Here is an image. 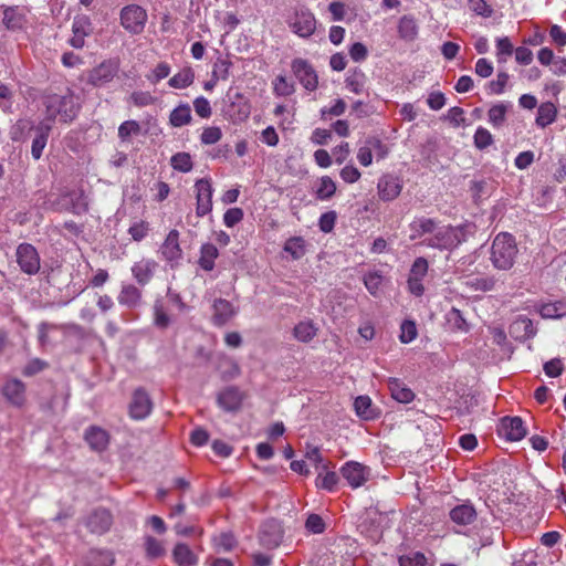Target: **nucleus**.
Returning <instances> with one entry per match:
<instances>
[{
    "label": "nucleus",
    "instance_id": "nucleus-46",
    "mask_svg": "<svg viewBox=\"0 0 566 566\" xmlns=\"http://www.w3.org/2000/svg\"><path fill=\"white\" fill-rule=\"evenodd\" d=\"M72 211L75 214H82L88 211V201L83 190L70 192Z\"/></svg>",
    "mask_w": 566,
    "mask_h": 566
},
{
    "label": "nucleus",
    "instance_id": "nucleus-59",
    "mask_svg": "<svg viewBox=\"0 0 566 566\" xmlns=\"http://www.w3.org/2000/svg\"><path fill=\"white\" fill-rule=\"evenodd\" d=\"M337 219V213L334 210L327 211L319 217L318 227L324 233L333 231Z\"/></svg>",
    "mask_w": 566,
    "mask_h": 566
},
{
    "label": "nucleus",
    "instance_id": "nucleus-29",
    "mask_svg": "<svg viewBox=\"0 0 566 566\" xmlns=\"http://www.w3.org/2000/svg\"><path fill=\"white\" fill-rule=\"evenodd\" d=\"M140 298V290L133 284L123 285L117 297L119 304L130 308L138 306Z\"/></svg>",
    "mask_w": 566,
    "mask_h": 566
},
{
    "label": "nucleus",
    "instance_id": "nucleus-26",
    "mask_svg": "<svg viewBox=\"0 0 566 566\" xmlns=\"http://www.w3.org/2000/svg\"><path fill=\"white\" fill-rule=\"evenodd\" d=\"M85 441L88 443L91 449L95 451H103L108 444V433L99 428L92 426L85 431Z\"/></svg>",
    "mask_w": 566,
    "mask_h": 566
},
{
    "label": "nucleus",
    "instance_id": "nucleus-16",
    "mask_svg": "<svg viewBox=\"0 0 566 566\" xmlns=\"http://www.w3.org/2000/svg\"><path fill=\"white\" fill-rule=\"evenodd\" d=\"M499 432L510 441H518L526 436V429L520 417H504Z\"/></svg>",
    "mask_w": 566,
    "mask_h": 566
},
{
    "label": "nucleus",
    "instance_id": "nucleus-8",
    "mask_svg": "<svg viewBox=\"0 0 566 566\" xmlns=\"http://www.w3.org/2000/svg\"><path fill=\"white\" fill-rule=\"evenodd\" d=\"M84 524L92 534L103 535L109 531L113 515L108 510L97 507L86 516Z\"/></svg>",
    "mask_w": 566,
    "mask_h": 566
},
{
    "label": "nucleus",
    "instance_id": "nucleus-40",
    "mask_svg": "<svg viewBox=\"0 0 566 566\" xmlns=\"http://www.w3.org/2000/svg\"><path fill=\"white\" fill-rule=\"evenodd\" d=\"M170 165L175 170L189 172L193 168L192 158L189 153L180 151L170 158Z\"/></svg>",
    "mask_w": 566,
    "mask_h": 566
},
{
    "label": "nucleus",
    "instance_id": "nucleus-10",
    "mask_svg": "<svg viewBox=\"0 0 566 566\" xmlns=\"http://www.w3.org/2000/svg\"><path fill=\"white\" fill-rule=\"evenodd\" d=\"M244 394L237 386H228L217 395V405L226 412L241 409Z\"/></svg>",
    "mask_w": 566,
    "mask_h": 566
},
{
    "label": "nucleus",
    "instance_id": "nucleus-36",
    "mask_svg": "<svg viewBox=\"0 0 566 566\" xmlns=\"http://www.w3.org/2000/svg\"><path fill=\"white\" fill-rule=\"evenodd\" d=\"M195 73L191 67H185L168 81L170 87L186 88L193 83Z\"/></svg>",
    "mask_w": 566,
    "mask_h": 566
},
{
    "label": "nucleus",
    "instance_id": "nucleus-56",
    "mask_svg": "<svg viewBox=\"0 0 566 566\" xmlns=\"http://www.w3.org/2000/svg\"><path fill=\"white\" fill-rule=\"evenodd\" d=\"M214 543L218 548H221L224 552H230L237 545V539L233 533L223 532L218 537L214 538Z\"/></svg>",
    "mask_w": 566,
    "mask_h": 566
},
{
    "label": "nucleus",
    "instance_id": "nucleus-43",
    "mask_svg": "<svg viewBox=\"0 0 566 566\" xmlns=\"http://www.w3.org/2000/svg\"><path fill=\"white\" fill-rule=\"evenodd\" d=\"M468 6L475 14L489 18L494 11V0H468Z\"/></svg>",
    "mask_w": 566,
    "mask_h": 566
},
{
    "label": "nucleus",
    "instance_id": "nucleus-34",
    "mask_svg": "<svg viewBox=\"0 0 566 566\" xmlns=\"http://www.w3.org/2000/svg\"><path fill=\"white\" fill-rule=\"evenodd\" d=\"M283 250L291 254L293 260H300L306 253L305 240L302 237H292L286 240Z\"/></svg>",
    "mask_w": 566,
    "mask_h": 566
},
{
    "label": "nucleus",
    "instance_id": "nucleus-31",
    "mask_svg": "<svg viewBox=\"0 0 566 566\" xmlns=\"http://www.w3.org/2000/svg\"><path fill=\"white\" fill-rule=\"evenodd\" d=\"M557 108L552 102L542 103L537 108L535 123L538 127L545 128L555 122Z\"/></svg>",
    "mask_w": 566,
    "mask_h": 566
},
{
    "label": "nucleus",
    "instance_id": "nucleus-58",
    "mask_svg": "<svg viewBox=\"0 0 566 566\" xmlns=\"http://www.w3.org/2000/svg\"><path fill=\"white\" fill-rule=\"evenodd\" d=\"M148 232H149V223L146 221L135 222L128 229V233L132 235V239L137 242L145 239L147 237Z\"/></svg>",
    "mask_w": 566,
    "mask_h": 566
},
{
    "label": "nucleus",
    "instance_id": "nucleus-22",
    "mask_svg": "<svg viewBox=\"0 0 566 566\" xmlns=\"http://www.w3.org/2000/svg\"><path fill=\"white\" fill-rule=\"evenodd\" d=\"M83 566H112L115 563L114 555L108 549H90L82 558Z\"/></svg>",
    "mask_w": 566,
    "mask_h": 566
},
{
    "label": "nucleus",
    "instance_id": "nucleus-28",
    "mask_svg": "<svg viewBox=\"0 0 566 566\" xmlns=\"http://www.w3.org/2000/svg\"><path fill=\"white\" fill-rule=\"evenodd\" d=\"M219 256V251L212 243H203L200 248V256L198 260L199 266L210 272L214 269V261Z\"/></svg>",
    "mask_w": 566,
    "mask_h": 566
},
{
    "label": "nucleus",
    "instance_id": "nucleus-32",
    "mask_svg": "<svg viewBox=\"0 0 566 566\" xmlns=\"http://www.w3.org/2000/svg\"><path fill=\"white\" fill-rule=\"evenodd\" d=\"M191 117V108L189 104H180L176 108L172 109L169 116V123L174 127H181L184 125L190 124Z\"/></svg>",
    "mask_w": 566,
    "mask_h": 566
},
{
    "label": "nucleus",
    "instance_id": "nucleus-23",
    "mask_svg": "<svg viewBox=\"0 0 566 566\" xmlns=\"http://www.w3.org/2000/svg\"><path fill=\"white\" fill-rule=\"evenodd\" d=\"M3 396L13 406L21 407L25 400V386L21 380L12 379L6 382L2 389Z\"/></svg>",
    "mask_w": 566,
    "mask_h": 566
},
{
    "label": "nucleus",
    "instance_id": "nucleus-24",
    "mask_svg": "<svg viewBox=\"0 0 566 566\" xmlns=\"http://www.w3.org/2000/svg\"><path fill=\"white\" fill-rule=\"evenodd\" d=\"M212 308V322L216 326H223L235 314L232 304L224 298L214 300Z\"/></svg>",
    "mask_w": 566,
    "mask_h": 566
},
{
    "label": "nucleus",
    "instance_id": "nucleus-1",
    "mask_svg": "<svg viewBox=\"0 0 566 566\" xmlns=\"http://www.w3.org/2000/svg\"><path fill=\"white\" fill-rule=\"evenodd\" d=\"M45 119L52 125L57 116L64 123L73 122L80 111L76 97L72 93L65 95L51 94L44 98Z\"/></svg>",
    "mask_w": 566,
    "mask_h": 566
},
{
    "label": "nucleus",
    "instance_id": "nucleus-35",
    "mask_svg": "<svg viewBox=\"0 0 566 566\" xmlns=\"http://www.w3.org/2000/svg\"><path fill=\"white\" fill-rule=\"evenodd\" d=\"M35 126L32 120L21 118L11 127L10 136L13 142L23 140L28 135L34 130Z\"/></svg>",
    "mask_w": 566,
    "mask_h": 566
},
{
    "label": "nucleus",
    "instance_id": "nucleus-54",
    "mask_svg": "<svg viewBox=\"0 0 566 566\" xmlns=\"http://www.w3.org/2000/svg\"><path fill=\"white\" fill-rule=\"evenodd\" d=\"M273 85L274 93L277 96H289L294 93V85L283 75L276 76Z\"/></svg>",
    "mask_w": 566,
    "mask_h": 566
},
{
    "label": "nucleus",
    "instance_id": "nucleus-55",
    "mask_svg": "<svg viewBox=\"0 0 566 566\" xmlns=\"http://www.w3.org/2000/svg\"><path fill=\"white\" fill-rule=\"evenodd\" d=\"M145 548L147 555L151 558H158L165 554V548L161 543L153 536H146Z\"/></svg>",
    "mask_w": 566,
    "mask_h": 566
},
{
    "label": "nucleus",
    "instance_id": "nucleus-63",
    "mask_svg": "<svg viewBox=\"0 0 566 566\" xmlns=\"http://www.w3.org/2000/svg\"><path fill=\"white\" fill-rule=\"evenodd\" d=\"M222 137V132L219 127L212 126L203 129L200 139L205 145H213L218 143Z\"/></svg>",
    "mask_w": 566,
    "mask_h": 566
},
{
    "label": "nucleus",
    "instance_id": "nucleus-13",
    "mask_svg": "<svg viewBox=\"0 0 566 566\" xmlns=\"http://www.w3.org/2000/svg\"><path fill=\"white\" fill-rule=\"evenodd\" d=\"M153 409V401L148 392L144 388H137L133 392L132 401L129 403V415L133 419H145Z\"/></svg>",
    "mask_w": 566,
    "mask_h": 566
},
{
    "label": "nucleus",
    "instance_id": "nucleus-14",
    "mask_svg": "<svg viewBox=\"0 0 566 566\" xmlns=\"http://www.w3.org/2000/svg\"><path fill=\"white\" fill-rule=\"evenodd\" d=\"M292 70L300 83L308 91H315L318 85L317 74L312 65L302 59H296L292 63Z\"/></svg>",
    "mask_w": 566,
    "mask_h": 566
},
{
    "label": "nucleus",
    "instance_id": "nucleus-18",
    "mask_svg": "<svg viewBox=\"0 0 566 566\" xmlns=\"http://www.w3.org/2000/svg\"><path fill=\"white\" fill-rule=\"evenodd\" d=\"M52 130V125L48 122H41L34 128V138L31 146V155L34 160H39L42 157L43 149L46 146L49 135Z\"/></svg>",
    "mask_w": 566,
    "mask_h": 566
},
{
    "label": "nucleus",
    "instance_id": "nucleus-41",
    "mask_svg": "<svg viewBox=\"0 0 566 566\" xmlns=\"http://www.w3.org/2000/svg\"><path fill=\"white\" fill-rule=\"evenodd\" d=\"M470 191L472 199L475 203H479L483 199L488 198L491 193V186L490 184L482 179V180H472L470 185Z\"/></svg>",
    "mask_w": 566,
    "mask_h": 566
},
{
    "label": "nucleus",
    "instance_id": "nucleus-37",
    "mask_svg": "<svg viewBox=\"0 0 566 566\" xmlns=\"http://www.w3.org/2000/svg\"><path fill=\"white\" fill-rule=\"evenodd\" d=\"M354 407L357 416L365 420H370L376 417L371 399L368 396H358L354 401Z\"/></svg>",
    "mask_w": 566,
    "mask_h": 566
},
{
    "label": "nucleus",
    "instance_id": "nucleus-48",
    "mask_svg": "<svg viewBox=\"0 0 566 566\" xmlns=\"http://www.w3.org/2000/svg\"><path fill=\"white\" fill-rule=\"evenodd\" d=\"M49 368V363L41 358H33L27 363V365L22 369V375L25 377L35 376L43 370Z\"/></svg>",
    "mask_w": 566,
    "mask_h": 566
},
{
    "label": "nucleus",
    "instance_id": "nucleus-19",
    "mask_svg": "<svg viewBox=\"0 0 566 566\" xmlns=\"http://www.w3.org/2000/svg\"><path fill=\"white\" fill-rule=\"evenodd\" d=\"M450 520L460 526L472 524L476 520V511L470 502L455 505L449 512Z\"/></svg>",
    "mask_w": 566,
    "mask_h": 566
},
{
    "label": "nucleus",
    "instance_id": "nucleus-5",
    "mask_svg": "<svg viewBox=\"0 0 566 566\" xmlns=\"http://www.w3.org/2000/svg\"><path fill=\"white\" fill-rule=\"evenodd\" d=\"M17 263L20 270L28 274L34 275L40 271L41 260L38 250L30 243H20L15 251Z\"/></svg>",
    "mask_w": 566,
    "mask_h": 566
},
{
    "label": "nucleus",
    "instance_id": "nucleus-39",
    "mask_svg": "<svg viewBox=\"0 0 566 566\" xmlns=\"http://www.w3.org/2000/svg\"><path fill=\"white\" fill-rule=\"evenodd\" d=\"M539 314L543 318H560L566 315V304L564 302L543 304Z\"/></svg>",
    "mask_w": 566,
    "mask_h": 566
},
{
    "label": "nucleus",
    "instance_id": "nucleus-64",
    "mask_svg": "<svg viewBox=\"0 0 566 566\" xmlns=\"http://www.w3.org/2000/svg\"><path fill=\"white\" fill-rule=\"evenodd\" d=\"M399 35H416L417 34V23L412 17H402L399 21L398 25Z\"/></svg>",
    "mask_w": 566,
    "mask_h": 566
},
{
    "label": "nucleus",
    "instance_id": "nucleus-62",
    "mask_svg": "<svg viewBox=\"0 0 566 566\" xmlns=\"http://www.w3.org/2000/svg\"><path fill=\"white\" fill-rule=\"evenodd\" d=\"M496 282L497 281L494 276L475 277L471 283V286L476 291L490 292L495 289Z\"/></svg>",
    "mask_w": 566,
    "mask_h": 566
},
{
    "label": "nucleus",
    "instance_id": "nucleus-9",
    "mask_svg": "<svg viewBox=\"0 0 566 566\" xmlns=\"http://www.w3.org/2000/svg\"><path fill=\"white\" fill-rule=\"evenodd\" d=\"M159 252L169 263L171 269L179 265V262L182 259V250L179 244V232L176 229L169 231L164 243L159 248Z\"/></svg>",
    "mask_w": 566,
    "mask_h": 566
},
{
    "label": "nucleus",
    "instance_id": "nucleus-49",
    "mask_svg": "<svg viewBox=\"0 0 566 566\" xmlns=\"http://www.w3.org/2000/svg\"><path fill=\"white\" fill-rule=\"evenodd\" d=\"M473 139L474 146L480 150L488 148L494 142L492 134L482 126L478 127V129L474 133Z\"/></svg>",
    "mask_w": 566,
    "mask_h": 566
},
{
    "label": "nucleus",
    "instance_id": "nucleus-7",
    "mask_svg": "<svg viewBox=\"0 0 566 566\" xmlns=\"http://www.w3.org/2000/svg\"><path fill=\"white\" fill-rule=\"evenodd\" d=\"M283 539V528L281 523L275 518L263 522L259 531L260 544L269 549L276 548Z\"/></svg>",
    "mask_w": 566,
    "mask_h": 566
},
{
    "label": "nucleus",
    "instance_id": "nucleus-6",
    "mask_svg": "<svg viewBox=\"0 0 566 566\" xmlns=\"http://www.w3.org/2000/svg\"><path fill=\"white\" fill-rule=\"evenodd\" d=\"M119 71V61L111 59L103 61L101 64L92 69L87 76V83L101 87L109 83Z\"/></svg>",
    "mask_w": 566,
    "mask_h": 566
},
{
    "label": "nucleus",
    "instance_id": "nucleus-3",
    "mask_svg": "<svg viewBox=\"0 0 566 566\" xmlns=\"http://www.w3.org/2000/svg\"><path fill=\"white\" fill-rule=\"evenodd\" d=\"M465 241V233L462 227H442L434 231L433 235L426 239L427 247L439 250H452Z\"/></svg>",
    "mask_w": 566,
    "mask_h": 566
},
{
    "label": "nucleus",
    "instance_id": "nucleus-20",
    "mask_svg": "<svg viewBox=\"0 0 566 566\" xmlns=\"http://www.w3.org/2000/svg\"><path fill=\"white\" fill-rule=\"evenodd\" d=\"M157 262L151 259H142L132 266V274L136 282L144 286L153 279Z\"/></svg>",
    "mask_w": 566,
    "mask_h": 566
},
{
    "label": "nucleus",
    "instance_id": "nucleus-44",
    "mask_svg": "<svg viewBox=\"0 0 566 566\" xmlns=\"http://www.w3.org/2000/svg\"><path fill=\"white\" fill-rule=\"evenodd\" d=\"M316 485L327 491H333L338 483V475L334 471L318 470Z\"/></svg>",
    "mask_w": 566,
    "mask_h": 566
},
{
    "label": "nucleus",
    "instance_id": "nucleus-25",
    "mask_svg": "<svg viewBox=\"0 0 566 566\" xmlns=\"http://www.w3.org/2000/svg\"><path fill=\"white\" fill-rule=\"evenodd\" d=\"M388 388L391 397L400 403H409L415 399V392L398 378H389Z\"/></svg>",
    "mask_w": 566,
    "mask_h": 566
},
{
    "label": "nucleus",
    "instance_id": "nucleus-2",
    "mask_svg": "<svg viewBox=\"0 0 566 566\" xmlns=\"http://www.w3.org/2000/svg\"><path fill=\"white\" fill-rule=\"evenodd\" d=\"M518 248L514 235L509 232H500L495 235L490 260L493 266L500 271H509L515 264Z\"/></svg>",
    "mask_w": 566,
    "mask_h": 566
},
{
    "label": "nucleus",
    "instance_id": "nucleus-12",
    "mask_svg": "<svg viewBox=\"0 0 566 566\" xmlns=\"http://www.w3.org/2000/svg\"><path fill=\"white\" fill-rule=\"evenodd\" d=\"M340 474L352 488L356 489L369 479L370 470L359 462L348 461L340 468Z\"/></svg>",
    "mask_w": 566,
    "mask_h": 566
},
{
    "label": "nucleus",
    "instance_id": "nucleus-33",
    "mask_svg": "<svg viewBox=\"0 0 566 566\" xmlns=\"http://www.w3.org/2000/svg\"><path fill=\"white\" fill-rule=\"evenodd\" d=\"M317 333V328L311 321H303L295 325L293 329L294 337L303 343L312 340Z\"/></svg>",
    "mask_w": 566,
    "mask_h": 566
},
{
    "label": "nucleus",
    "instance_id": "nucleus-61",
    "mask_svg": "<svg viewBox=\"0 0 566 566\" xmlns=\"http://www.w3.org/2000/svg\"><path fill=\"white\" fill-rule=\"evenodd\" d=\"M140 125L136 120H126L118 127V137L125 142L132 134H138Z\"/></svg>",
    "mask_w": 566,
    "mask_h": 566
},
{
    "label": "nucleus",
    "instance_id": "nucleus-51",
    "mask_svg": "<svg viewBox=\"0 0 566 566\" xmlns=\"http://www.w3.org/2000/svg\"><path fill=\"white\" fill-rule=\"evenodd\" d=\"M382 283V275L379 271L368 272L364 275V284L371 295H376Z\"/></svg>",
    "mask_w": 566,
    "mask_h": 566
},
{
    "label": "nucleus",
    "instance_id": "nucleus-17",
    "mask_svg": "<svg viewBox=\"0 0 566 566\" xmlns=\"http://www.w3.org/2000/svg\"><path fill=\"white\" fill-rule=\"evenodd\" d=\"M510 335L518 342H525L533 338L537 329L534 327L533 321L526 316H518L509 328Z\"/></svg>",
    "mask_w": 566,
    "mask_h": 566
},
{
    "label": "nucleus",
    "instance_id": "nucleus-42",
    "mask_svg": "<svg viewBox=\"0 0 566 566\" xmlns=\"http://www.w3.org/2000/svg\"><path fill=\"white\" fill-rule=\"evenodd\" d=\"M336 192V185L333 179L328 176H323L319 179V186L317 187L315 195L319 200H328Z\"/></svg>",
    "mask_w": 566,
    "mask_h": 566
},
{
    "label": "nucleus",
    "instance_id": "nucleus-11",
    "mask_svg": "<svg viewBox=\"0 0 566 566\" xmlns=\"http://www.w3.org/2000/svg\"><path fill=\"white\" fill-rule=\"evenodd\" d=\"M195 189L197 192V208L198 217H203L212 210V185L209 179L201 178L196 181Z\"/></svg>",
    "mask_w": 566,
    "mask_h": 566
},
{
    "label": "nucleus",
    "instance_id": "nucleus-52",
    "mask_svg": "<svg viewBox=\"0 0 566 566\" xmlns=\"http://www.w3.org/2000/svg\"><path fill=\"white\" fill-rule=\"evenodd\" d=\"M450 326L458 331H468V324L460 310L452 307L447 314Z\"/></svg>",
    "mask_w": 566,
    "mask_h": 566
},
{
    "label": "nucleus",
    "instance_id": "nucleus-50",
    "mask_svg": "<svg viewBox=\"0 0 566 566\" xmlns=\"http://www.w3.org/2000/svg\"><path fill=\"white\" fill-rule=\"evenodd\" d=\"M399 339L402 344L411 343L418 335L416 323L410 319H405L401 323Z\"/></svg>",
    "mask_w": 566,
    "mask_h": 566
},
{
    "label": "nucleus",
    "instance_id": "nucleus-60",
    "mask_svg": "<svg viewBox=\"0 0 566 566\" xmlns=\"http://www.w3.org/2000/svg\"><path fill=\"white\" fill-rule=\"evenodd\" d=\"M155 318L154 324L160 329H166L170 324L169 315L164 311L160 303L156 302L154 305Z\"/></svg>",
    "mask_w": 566,
    "mask_h": 566
},
{
    "label": "nucleus",
    "instance_id": "nucleus-27",
    "mask_svg": "<svg viewBox=\"0 0 566 566\" xmlns=\"http://www.w3.org/2000/svg\"><path fill=\"white\" fill-rule=\"evenodd\" d=\"M293 30L296 35H313L316 30V20L312 13L296 14L293 22Z\"/></svg>",
    "mask_w": 566,
    "mask_h": 566
},
{
    "label": "nucleus",
    "instance_id": "nucleus-4",
    "mask_svg": "<svg viewBox=\"0 0 566 566\" xmlns=\"http://www.w3.org/2000/svg\"><path fill=\"white\" fill-rule=\"evenodd\" d=\"M147 12L138 4H129L120 11V23L130 33L139 34L144 31Z\"/></svg>",
    "mask_w": 566,
    "mask_h": 566
},
{
    "label": "nucleus",
    "instance_id": "nucleus-38",
    "mask_svg": "<svg viewBox=\"0 0 566 566\" xmlns=\"http://www.w3.org/2000/svg\"><path fill=\"white\" fill-rule=\"evenodd\" d=\"M410 228L413 232L411 239H417L426 233H434L436 221L430 218H419L410 224Z\"/></svg>",
    "mask_w": 566,
    "mask_h": 566
},
{
    "label": "nucleus",
    "instance_id": "nucleus-21",
    "mask_svg": "<svg viewBox=\"0 0 566 566\" xmlns=\"http://www.w3.org/2000/svg\"><path fill=\"white\" fill-rule=\"evenodd\" d=\"M2 22L8 31L20 32L23 31L24 25L27 24V19L22 9L11 7L3 11Z\"/></svg>",
    "mask_w": 566,
    "mask_h": 566
},
{
    "label": "nucleus",
    "instance_id": "nucleus-57",
    "mask_svg": "<svg viewBox=\"0 0 566 566\" xmlns=\"http://www.w3.org/2000/svg\"><path fill=\"white\" fill-rule=\"evenodd\" d=\"M428 272V261L424 258H417L410 269L409 279L422 280Z\"/></svg>",
    "mask_w": 566,
    "mask_h": 566
},
{
    "label": "nucleus",
    "instance_id": "nucleus-30",
    "mask_svg": "<svg viewBox=\"0 0 566 566\" xmlns=\"http://www.w3.org/2000/svg\"><path fill=\"white\" fill-rule=\"evenodd\" d=\"M175 563L179 566H193L197 563V556L185 543H178L172 549Z\"/></svg>",
    "mask_w": 566,
    "mask_h": 566
},
{
    "label": "nucleus",
    "instance_id": "nucleus-47",
    "mask_svg": "<svg viewBox=\"0 0 566 566\" xmlns=\"http://www.w3.org/2000/svg\"><path fill=\"white\" fill-rule=\"evenodd\" d=\"M399 566H426L427 557L421 552H410L398 557Z\"/></svg>",
    "mask_w": 566,
    "mask_h": 566
},
{
    "label": "nucleus",
    "instance_id": "nucleus-53",
    "mask_svg": "<svg viewBox=\"0 0 566 566\" xmlns=\"http://www.w3.org/2000/svg\"><path fill=\"white\" fill-rule=\"evenodd\" d=\"M305 528L312 534H322L326 528V524L321 515L312 513L305 521Z\"/></svg>",
    "mask_w": 566,
    "mask_h": 566
},
{
    "label": "nucleus",
    "instance_id": "nucleus-45",
    "mask_svg": "<svg viewBox=\"0 0 566 566\" xmlns=\"http://www.w3.org/2000/svg\"><path fill=\"white\" fill-rule=\"evenodd\" d=\"M506 112L507 106L505 104L499 103L493 105L488 112L489 122L494 127H501L506 119Z\"/></svg>",
    "mask_w": 566,
    "mask_h": 566
},
{
    "label": "nucleus",
    "instance_id": "nucleus-15",
    "mask_svg": "<svg viewBox=\"0 0 566 566\" xmlns=\"http://www.w3.org/2000/svg\"><path fill=\"white\" fill-rule=\"evenodd\" d=\"M402 181L395 175H384L379 178L377 184L378 195L382 201L395 200L402 190Z\"/></svg>",
    "mask_w": 566,
    "mask_h": 566
}]
</instances>
